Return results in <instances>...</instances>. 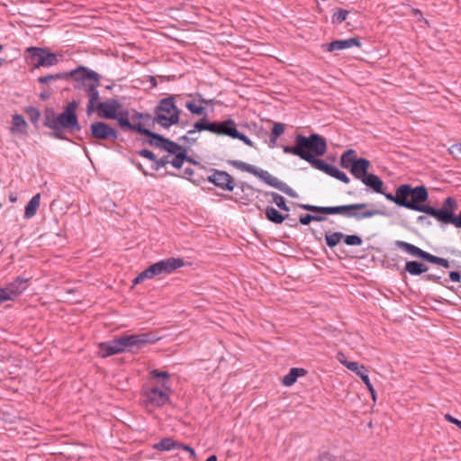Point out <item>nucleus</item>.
<instances>
[{"instance_id":"f257e3e1","label":"nucleus","mask_w":461,"mask_h":461,"mask_svg":"<svg viewBox=\"0 0 461 461\" xmlns=\"http://www.w3.org/2000/svg\"><path fill=\"white\" fill-rule=\"evenodd\" d=\"M396 205L415 212H424L437 220V216L433 211H447L455 214L457 210V202L454 197H447L444 200L442 207L434 208L424 203L429 199L428 188L425 185H417L412 187L409 184H403L397 187V196L389 197Z\"/></svg>"},{"instance_id":"f03ea898","label":"nucleus","mask_w":461,"mask_h":461,"mask_svg":"<svg viewBox=\"0 0 461 461\" xmlns=\"http://www.w3.org/2000/svg\"><path fill=\"white\" fill-rule=\"evenodd\" d=\"M339 164L341 167L348 169L356 179L360 180L375 193L383 194L388 201L393 203V200L389 197L397 196V189L395 194L384 192L383 180L378 176L368 173L371 167L370 161L366 158H358L355 149H348L344 151L340 156Z\"/></svg>"},{"instance_id":"7ed1b4c3","label":"nucleus","mask_w":461,"mask_h":461,"mask_svg":"<svg viewBox=\"0 0 461 461\" xmlns=\"http://www.w3.org/2000/svg\"><path fill=\"white\" fill-rule=\"evenodd\" d=\"M78 102L73 100L69 102L62 113H58L53 108H47L43 113V124L45 127L52 130L50 136L58 140L71 141L65 134L66 131H79L81 126L78 122L77 108Z\"/></svg>"},{"instance_id":"20e7f679","label":"nucleus","mask_w":461,"mask_h":461,"mask_svg":"<svg viewBox=\"0 0 461 461\" xmlns=\"http://www.w3.org/2000/svg\"><path fill=\"white\" fill-rule=\"evenodd\" d=\"M285 154H292L307 161L316 169H319L325 161L316 157L323 156L327 151L325 138L317 133L306 137L297 134L294 138V146H283Z\"/></svg>"},{"instance_id":"39448f33","label":"nucleus","mask_w":461,"mask_h":461,"mask_svg":"<svg viewBox=\"0 0 461 461\" xmlns=\"http://www.w3.org/2000/svg\"><path fill=\"white\" fill-rule=\"evenodd\" d=\"M300 208L312 212H321L328 215L340 214L346 218H354L360 221L366 218H371L375 215H384V212L381 210H366L362 211L367 207V203H351L337 206H317L312 204L296 203Z\"/></svg>"},{"instance_id":"423d86ee","label":"nucleus","mask_w":461,"mask_h":461,"mask_svg":"<svg viewBox=\"0 0 461 461\" xmlns=\"http://www.w3.org/2000/svg\"><path fill=\"white\" fill-rule=\"evenodd\" d=\"M197 131H208L216 135H225L232 139H238L249 147L255 148L254 142L236 128L233 120L228 119L223 122H209L206 116H203L194 124Z\"/></svg>"},{"instance_id":"0eeeda50","label":"nucleus","mask_w":461,"mask_h":461,"mask_svg":"<svg viewBox=\"0 0 461 461\" xmlns=\"http://www.w3.org/2000/svg\"><path fill=\"white\" fill-rule=\"evenodd\" d=\"M171 385L167 381L154 383L149 381L140 391L142 405L145 408H161L170 402Z\"/></svg>"},{"instance_id":"6e6552de","label":"nucleus","mask_w":461,"mask_h":461,"mask_svg":"<svg viewBox=\"0 0 461 461\" xmlns=\"http://www.w3.org/2000/svg\"><path fill=\"white\" fill-rule=\"evenodd\" d=\"M227 162L229 165H231L232 167H234L235 168H237L239 170L252 174L253 176L258 177L260 180H262L267 185L278 189L279 191L283 192L284 194H285L286 195H288L290 197H293V198L298 197V194L293 188H291L285 182H282L276 176H272L267 170H263L261 168H258L251 164H248L241 160L230 159Z\"/></svg>"},{"instance_id":"1a4fd4ad","label":"nucleus","mask_w":461,"mask_h":461,"mask_svg":"<svg viewBox=\"0 0 461 461\" xmlns=\"http://www.w3.org/2000/svg\"><path fill=\"white\" fill-rule=\"evenodd\" d=\"M177 96L169 95L158 101L154 109L153 122L166 129L179 122L181 111L176 104Z\"/></svg>"},{"instance_id":"9d476101","label":"nucleus","mask_w":461,"mask_h":461,"mask_svg":"<svg viewBox=\"0 0 461 461\" xmlns=\"http://www.w3.org/2000/svg\"><path fill=\"white\" fill-rule=\"evenodd\" d=\"M101 76L94 70L80 66L77 68V74L74 79V87L77 89L85 88L88 101L100 103L98 86H100Z\"/></svg>"},{"instance_id":"9b49d317","label":"nucleus","mask_w":461,"mask_h":461,"mask_svg":"<svg viewBox=\"0 0 461 461\" xmlns=\"http://www.w3.org/2000/svg\"><path fill=\"white\" fill-rule=\"evenodd\" d=\"M25 60L33 68L41 67L49 68L59 63L57 54L50 52L46 48L29 47L25 50Z\"/></svg>"},{"instance_id":"f8f14e48","label":"nucleus","mask_w":461,"mask_h":461,"mask_svg":"<svg viewBox=\"0 0 461 461\" xmlns=\"http://www.w3.org/2000/svg\"><path fill=\"white\" fill-rule=\"evenodd\" d=\"M394 245L398 249H401L404 250L405 252L411 254V256L419 258L426 262L441 266L444 268L450 267V263L447 259L437 257V256L432 255L427 251H424L413 244L408 243L403 240H396L394 242Z\"/></svg>"},{"instance_id":"ddd939ff","label":"nucleus","mask_w":461,"mask_h":461,"mask_svg":"<svg viewBox=\"0 0 461 461\" xmlns=\"http://www.w3.org/2000/svg\"><path fill=\"white\" fill-rule=\"evenodd\" d=\"M121 342L122 345L123 352L131 351L133 352V348H140L147 344L155 343L159 339L153 333H140V334H131L120 337Z\"/></svg>"},{"instance_id":"4468645a","label":"nucleus","mask_w":461,"mask_h":461,"mask_svg":"<svg viewBox=\"0 0 461 461\" xmlns=\"http://www.w3.org/2000/svg\"><path fill=\"white\" fill-rule=\"evenodd\" d=\"M337 359L344 366H346L350 371L354 372L356 375H357L361 378V382H363L366 384V388L368 389V391L370 392V393L372 395L373 400L375 401V391L373 384H371V382L369 380L366 368L363 365H359L357 362L348 361L345 358V355L341 352L338 353Z\"/></svg>"},{"instance_id":"2eb2a0df","label":"nucleus","mask_w":461,"mask_h":461,"mask_svg":"<svg viewBox=\"0 0 461 461\" xmlns=\"http://www.w3.org/2000/svg\"><path fill=\"white\" fill-rule=\"evenodd\" d=\"M91 137L98 140H116L119 138L118 131L104 122H95L90 125Z\"/></svg>"},{"instance_id":"dca6fc26","label":"nucleus","mask_w":461,"mask_h":461,"mask_svg":"<svg viewBox=\"0 0 461 461\" xmlns=\"http://www.w3.org/2000/svg\"><path fill=\"white\" fill-rule=\"evenodd\" d=\"M212 175L207 177L210 183L222 190L232 191L235 187L234 178L226 171L212 169Z\"/></svg>"},{"instance_id":"f3484780","label":"nucleus","mask_w":461,"mask_h":461,"mask_svg":"<svg viewBox=\"0 0 461 461\" xmlns=\"http://www.w3.org/2000/svg\"><path fill=\"white\" fill-rule=\"evenodd\" d=\"M98 115L104 119H115L118 117V110L122 107V104L114 98L109 99L105 102L98 103Z\"/></svg>"},{"instance_id":"a211bd4d","label":"nucleus","mask_w":461,"mask_h":461,"mask_svg":"<svg viewBox=\"0 0 461 461\" xmlns=\"http://www.w3.org/2000/svg\"><path fill=\"white\" fill-rule=\"evenodd\" d=\"M352 47H361V41L358 37L348 38L346 40H336L331 42L324 43L321 45V49L327 52L342 50Z\"/></svg>"},{"instance_id":"6ab92c4d","label":"nucleus","mask_w":461,"mask_h":461,"mask_svg":"<svg viewBox=\"0 0 461 461\" xmlns=\"http://www.w3.org/2000/svg\"><path fill=\"white\" fill-rule=\"evenodd\" d=\"M158 275H168L177 268L185 266V261L181 258H167L157 262Z\"/></svg>"},{"instance_id":"aec40b11","label":"nucleus","mask_w":461,"mask_h":461,"mask_svg":"<svg viewBox=\"0 0 461 461\" xmlns=\"http://www.w3.org/2000/svg\"><path fill=\"white\" fill-rule=\"evenodd\" d=\"M437 216V221L444 224H453L456 228H461V212L458 216L452 214L451 211H433Z\"/></svg>"},{"instance_id":"412c9836","label":"nucleus","mask_w":461,"mask_h":461,"mask_svg":"<svg viewBox=\"0 0 461 461\" xmlns=\"http://www.w3.org/2000/svg\"><path fill=\"white\" fill-rule=\"evenodd\" d=\"M76 74H77V68L70 70V71H67V72H59L57 74H50L47 76H42V77H38L37 81L40 84H48V83H50V82H53L56 80L68 81L69 79H72L74 81Z\"/></svg>"},{"instance_id":"4be33fe9","label":"nucleus","mask_w":461,"mask_h":461,"mask_svg":"<svg viewBox=\"0 0 461 461\" xmlns=\"http://www.w3.org/2000/svg\"><path fill=\"white\" fill-rule=\"evenodd\" d=\"M318 170L343 182L344 184H348L350 182V179L346 173L326 161Z\"/></svg>"},{"instance_id":"5701e85b","label":"nucleus","mask_w":461,"mask_h":461,"mask_svg":"<svg viewBox=\"0 0 461 461\" xmlns=\"http://www.w3.org/2000/svg\"><path fill=\"white\" fill-rule=\"evenodd\" d=\"M118 117L114 120H117L118 124L123 131H134L139 133L140 130L142 127L140 122L139 123H131L129 121V113L127 111H122L117 113Z\"/></svg>"},{"instance_id":"b1692460","label":"nucleus","mask_w":461,"mask_h":461,"mask_svg":"<svg viewBox=\"0 0 461 461\" xmlns=\"http://www.w3.org/2000/svg\"><path fill=\"white\" fill-rule=\"evenodd\" d=\"M139 133L149 137V139L146 140V142L149 145H150L152 147L159 148V149L163 148L164 141L166 140V138L164 136H162L158 133H156L143 126L140 130Z\"/></svg>"},{"instance_id":"393cba45","label":"nucleus","mask_w":461,"mask_h":461,"mask_svg":"<svg viewBox=\"0 0 461 461\" xmlns=\"http://www.w3.org/2000/svg\"><path fill=\"white\" fill-rule=\"evenodd\" d=\"M178 447H182V443L176 441L172 438H164L153 445V448L158 451H170L178 448Z\"/></svg>"},{"instance_id":"a878e982","label":"nucleus","mask_w":461,"mask_h":461,"mask_svg":"<svg viewBox=\"0 0 461 461\" xmlns=\"http://www.w3.org/2000/svg\"><path fill=\"white\" fill-rule=\"evenodd\" d=\"M27 282L28 279L18 276L14 282L7 285L8 290L14 299L27 288Z\"/></svg>"},{"instance_id":"bb28decb","label":"nucleus","mask_w":461,"mask_h":461,"mask_svg":"<svg viewBox=\"0 0 461 461\" xmlns=\"http://www.w3.org/2000/svg\"><path fill=\"white\" fill-rule=\"evenodd\" d=\"M158 275V264L157 262L150 265L149 267H147L145 270L140 272L134 279L133 283L140 284L143 282L146 279H151Z\"/></svg>"},{"instance_id":"cd10ccee","label":"nucleus","mask_w":461,"mask_h":461,"mask_svg":"<svg viewBox=\"0 0 461 461\" xmlns=\"http://www.w3.org/2000/svg\"><path fill=\"white\" fill-rule=\"evenodd\" d=\"M405 270L411 276H420L426 273L429 267L419 261L411 260L406 262Z\"/></svg>"},{"instance_id":"c85d7f7f","label":"nucleus","mask_w":461,"mask_h":461,"mask_svg":"<svg viewBox=\"0 0 461 461\" xmlns=\"http://www.w3.org/2000/svg\"><path fill=\"white\" fill-rule=\"evenodd\" d=\"M265 215L266 218L275 223V224H281L283 221L289 217V214H282L279 212L276 208L272 206H267L265 210Z\"/></svg>"},{"instance_id":"c756f323","label":"nucleus","mask_w":461,"mask_h":461,"mask_svg":"<svg viewBox=\"0 0 461 461\" xmlns=\"http://www.w3.org/2000/svg\"><path fill=\"white\" fill-rule=\"evenodd\" d=\"M41 203V194H36L33 195L31 200L28 202V203L25 206L24 210V218L25 219H31L32 218L36 212L37 210L40 207Z\"/></svg>"},{"instance_id":"7c9ffc66","label":"nucleus","mask_w":461,"mask_h":461,"mask_svg":"<svg viewBox=\"0 0 461 461\" xmlns=\"http://www.w3.org/2000/svg\"><path fill=\"white\" fill-rule=\"evenodd\" d=\"M307 371L303 368L293 367L289 373L284 376L282 383L285 386L293 385L298 377L305 375Z\"/></svg>"},{"instance_id":"2f4dec72","label":"nucleus","mask_w":461,"mask_h":461,"mask_svg":"<svg viewBox=\"0 0 461 461\" xmlns=\"http://www.w3.org/2000/svg\"><path fill=\"white\" fill-rule=\"evenodd\" d=\"M265 195H270L272 197V203H275L280 210L285 211L286 212L290 211L289 207L285 203V198L281 194L276 192H266Z\"/></svg>"},{"instance_id":"473e14b6","label":"nucleus","mask_w":461,"mask_h":461,"mask_svg":"<svg viewBox=\"0 0 461 461\" xmlns=\"http://www.w3.org/2000/svg\"><path fill=\"white\" fill-rule=\"evenodd\" d=\"M344 233L340 231H335V232H326L325 234V241L328 247L330 248H335L340 241L341 239H343Z\"/></svg>"},{"instance_id":"72a5a7b5","label":"nucleus","mask_w":461,"mask_h":461,"mask_svg":"<svg viewBox=\"0 0 461 461\" xmlns=\"http://www.w3.org/2000/svg\"><path fill=\"white\" fill-rule=\"evenodd\" d=\"M162 149L168 152L169 154L174 155L185 149L178 143L166 138Z\"/></svg>"},{"instance_id":"f704fd0d","label":"nucleus","mask_w":461,"mask_h":461,"mask_svg":"<svg viewBox=\"0 0 461 461\" xmlns=\"http://www.w3.org/2000/svg\"><path fill=\"white\" fill-rule=\"evenodd\" d=\"M348 11L346 9L339 8L331 15V23L333 24H340L347 20Z\"/></svg>"},{"instance_id":"c9c22d12","label":"nucleus","mask_w":461,"mask_h":461,"mask_svg":"<svg viewBox=\"0 0 461 461\" xmlns=\"http://www.w3.org/2000/svg\"><path fill=\"white\" fill-rule=\"evenodd\" d=\"M174 155L175 157L170 160V164L176 168H181L185 159H187L186 149H183L182 151Z\"/></svg>"},{"instance_id":"e433bc0d","label":"nucleus","mask_w":461,"mask_h":461,"mask_svg":"<svg viewBox=\"0 0 461 461\" xmlns=\"http://www.w3.org/2000/svg\"><path fill=\"white\" fill-rule=\"evenodd\" d=\"M326 220L325 216L317 214H304L299 218V222L302 225H309L312 221H323Z\"/></svg>"},{"instance_id":"4c0bfd02","label":"nucleus","mask_w":461,"mask_h":461,"mask_svg":"<svg viewBox=\"0 0 461 461\" xmlns=\"http://www.w3.org/2000/svg\"><path fill=\"white\" fill-rule=\"evenodd\" d=\"M25 113L28 115L32 123L36 125L41 117L40 110L34 106H28L25 108Z\"/></svg>"},{"instance_id":"58836bf2","label":"nucleus","mask_w":461,"mask_h":461,"mask_svg":"<svg viewBox=\"0 0 461 461\" xmlns=\"http://www.w3.org/2000/svg\"><path fill=\"white\" fill-rule=\"evenodd\" d=\"M12 123L20 132H23L27 127V123L21 114H14L12 119Z\"/></svg>"},{"instance_id":"ea45409f","label":"nucleus","mask_w":461,"mask_h":461,"mask_svg":"<svg viewBox=\"0 0 461 461\" xmlns=\"http://www.w3.org/2000/svg\"><path fill=\"white\" fill-rule=\"evenodd\" d=\"M149 375L153 379H162V381H167V384H170V375L168 372L160 371L158 369H152L149 371Z\"/></svg>"},{"instance_id":"a19ab883","label":"nucleus","mask_w":461,"mask_h":461,"mask_svg":"<svg viewBox=\"0 0 461 461\" xmlns=\"http://www.w3.org/2000/svg\"><path fill=\"white\" fill-rule=\"evenodd\" d=\"M185 107L193 114H195V115L205 114V107H203L202 105H197L193 102H186Z\"/></svg>"},{"instance_id":"79ce46f5","label":"nucleus","mask_w":461,"mask_h":461,"mask_svg":"<svg viewBox=\"0 0 461 461\" xmlns=\"http://www.w3.org/2000/svg\"><path fill=\"white\" fill-rule=\"evenodd\" d=\"M345 244L348 246H360L363 243V240L360 236L357 234L352 235H345L343 237Z\"/></svg>"},{"instance_id":"37998d69","label":"nucleus","mask_w":461,"mask_h":461,"mask_svg":"<svg viewBox=\"0 0 461 461\" xmlns=\"http://www.w3.org/2000/svg\"><path fill=\"white\" fill-rule=\"evenodd\" d=\"M153 164L151 166L153 170H159L161 167H165L167 164L170 163L169 156H163L160 158L156 157V159L152 161Z\"/></svg>"},{"instance_id":"c03bdc74","label":"nucleus","mask_w":461,"mask_h":461,"mask_svg":"<svg viewBox=\"0 0 461 461\" xmlns=\"http://www.w3.org/2000/svg\"><path fill=\"white\" fill-rule=\"evenodd\" d=\"M120 342H121L120 338L108 342V344L111 347V349H110L111 353H113L115 355V354H120V353L123 352L122 345H121Z\"/></svg>"},{"instance_id":"a18cd8bd","label":"nucleus","mask_w":461,"mask_h":461,"mask_svg":"<svg viewBox=\"0 0 461 461\" xmlns=\"http://www.w3.org/2000/svg\"><path fill=\"white\" fill-rule=\"evenodd\" d=\"M422 280L445 285L444 282L441 280V276L435 274H426L422 276Z\"/></svg>"},{"instance_id":"49530a36","label":"nucleus","mask_w":461,"mask_h":461,"mask_svg":"<svg viewBox=\"0 0 461 461\" xmlns=\"http://www.w3.org/2000/svg\"><path fill=\"white\" fill-rule=\"evenodd\" d=\"M13 300H14V298L11 294V292L8 290L7 286L5 288H0V303Z\"/></svg>"},{"instance_id":"de8ad7c7","label":"nucleus","mask_w":461,"mask_h":461,"mask_svg":"<svg viewBox=\"0 0 461 461\" xmlns=\"http://www.w3.org/2000/svg\"><path fill=\"white\" fill-rule=\"evenodd\" d=\"M285 127L282 122H275L272 128L271 134L280 137L285 132Z\"/></svg>"},{"instance_id":"09e8293b","label":"nucleus","mask_w":461,"mask_h":461,"mask_svg":"<svg viewBox=\"0 0 461 461\" xmlns=\"http://www.w3.org/2000/svg\"><path fill=\"white\" fill-rule=\"evenodd\" d=\"M111 347L107 343H101L100 344V355L102 357H108L110 356L114 355L113 353L110 352Z\"/></svg>"},{"instance_id":"8fccbe9b","label":"nucleus","mask_w":461,"mask_h":461,"mask_svg":"<svg viewBox=\"0 0 461 461\" xmlns=\"http://www.w3.org/2000/svg\"><path fill=\"white\" fill-rule=\"evenodd\" d=\"M140 156L148 158L150 161H153L156 159V155L149 149H140L137 152Z\"/></svg>"},{"instance_id":"3c124183","label":"nucleus","mask_w":461,"mask_h":461,"mask_svg":"<svg viewBox=\"0 0 461 461\" xmlns=\"http://www.w3.org/2000/svg\"><path fill=\"white\" fill-rule=\"evenodd\" d=\"M318 461H336V457L330 452H322L319 455Z\"/></svg>"},{"instance_id":"603ef678","label":"nucleus","mask_w":461,"mask_h":461,"mask_svg":"<svg viewBox=\"0 0 461 461\" xmlns=\"http://www.w3.org/2000/svg\"><path fill=\"white\" fill-rule=\"evenodd\" d=\"M97 104L98 103L88 101L86 105V113L88 116L92 115L95 111H98Z\"/></svg>"},{"instance_id":"864d4df0","label":"nucleus","mask_w":461,"mask_h":461,"mask_svg":"<svg viewBox=\"0 0 461 461\" xmlns=\"http://www.w3.org/2000/svg\"><path fill=\"white\" fill-rule=\"evenodd\" d=\"M449 150L451 154L458 156L461 159V143L452 145Z\"/></svg>"},{"instance_id":"5fc2aeb1","label":"nucleus","mask_w":461,"mask_h":461,"mask_svg":"<svg viewBox=\"0 0 461 461\" xmlns=\"http://www.w3.org/2000/svg\"><path fill=\"white\" fill-rule=\"evenodd\" d=\"M179 449H183V450H185L186 453H190V456L194 459H195V451L194 450L193 447H191L190 446L188 445H185L182 443V447H178Z\"/></svg>"},{"instance_id":"6e6d98bb","label":"nucleus","mask_w":461,"mask_h":461,"mask_svg":"<svg viewBox=\"0 0 461 461\" xmlns=\"http://www.w3.org/2000/svg\"><path fill=\"white\" fill-rule=\"evenodd\" d=\"M449 278L453 282H460L461 274L458 271H451L449 272Z\"/></svg>"},{"instance_id":"4d7b16f0","label":"nucleus","mask_w":461,"mask_h":461,"mask_svg":"<svg viewBox=\"0 0 461 461\" xmlns=\"http://www.w3.org/2000/svg\"><path fill=\"white\" fill-rule=\"evenodd\" d=\"M445 419L449 421L450 423L452 424H455L457 428L459 427L460 423H461V420L454 418L453 416H451L450 414H446L445 415Z\"/></svg>"},{"instance_id":"13d9d810","label":"nucleus","mask_w":461,"mask_h":461,"mask_svg":"<svg viewBox=\"0 0 461 461\" xmlns=\"http://www.w3.org/2000/svg\"><path fill=\"white\" fill-rule=\"evenodd\" d=\"M131 162L135 165V167L144 175V176H148L149 173L147 170L144 169V167H142V165L140 163V162H136L134 160H131Z\"/></svg>"},{"instance_id":"bf43d9fd","label":"nucleus","mask_w":461,"mask_h":461,"mask_svg":"<svg viewBox=\"0 0 461 461\" xmlns=\"http://www.w3.org/2000/svg\"><path fill=\"white\" fill-rule=\"evenodd\" d=\"M279 137H277V136L270 134V139H269V143H268L270 148H275L276 146V142H277V139Z\"/></svg>"},{"instance_id":"052dcab7","label":"nucleus","mask_w":461,"mask_h":461,"mask_svg":"<svg viewBox=\"0 0 461 461\" xmlns=\"http://www.w3.org/2000/svg\"><path fill=\"white\" fill-rule=\"evenodd\" d=\"M147 81L150 83L152 88H155L158 86L156 77L154 76H147Z\"/></svg>"},{"instance_id":"680f3d73","label":"nucleus","mask_w":461,"mask_h":461,"mask_svg":"<svg viewBox=\"0 0 461 461\" xmlns=\"http://www.w3.org/2000/svg\"><path fill=\"white\" fill-rule=\"evenodd\" d=\"M133 117L140 118V119H145V120H150L151 119L150 114H149V113H136Z\"/></svg>"},{"instance_id":"e2e57ef3","label":"nucleus","mask_w":461,"mask_h":461,"mask_svg":"<svg viewBox=\"0 0 461 461\" xmlns=\"http://www.w3.org/2000/svg\"><path fill=\"white\" fill-rule=\"evenodd\" d=\"M194 169H193V168H191V167H186V168H185V170H184V174H185V176H187L189 178L194 175Z\"/></svg>"},{"instance_id":"0e129e2a","label":"nucleus","mask_w":461,"mask_h":461,"mask_svg":"<svg viewBox=\"0 0 461 461\" xmlns=\"http://www.w3.org/2000/svg\"><path fill=\"white\" fill-rule=\"evenodd\" d=\"M417 221L420 223H429V220L425 215H420L417 217Z\"/></svg>"},{"instance_id":"69168bd1","label":"nucleus","mask_w":461,"mask_h":461,"mask_svg":"<svg viewBox=\"0 0 461 461\" xmlns=\"http://www.w3.org/2000/svg\"><path fill=\"white\" fill-rule=\"evenodd\" d=\"M179 140L180 141H184V142H194L195 140L194 139H190L189 137H187L186 135H183L179 138Z\"/></svg>"},{"instance_id":"338daca9","label":"nucleus","mask_w":461,"mask_h":461,"mask_svg":"<svg viewBox=\"0 0 461 461\" xmlns=\"http://www.w3.org/2000/svg\"><path fill=\"white\" fill-rule=\"evenodd\" d=\"M50 97V92H42L40 94V98L41 100H47Z\"/></svg>"},{"instance_id":"774afa93","label":"nucleus","mask_w":461,"mask_h":461,"mask_svg":"<svg viewBox=\"0 0 461 461\" xmlns=\"http://www.w3.org/2000/svg\"><path fill=\"white\" fill-rule=\"evenodd\" d=\"M205 461H217V456L215 455L210 456Z\"/></svg>"}]
</instances>
